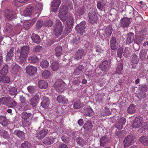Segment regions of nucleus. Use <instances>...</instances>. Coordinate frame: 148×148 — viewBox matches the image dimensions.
<instances>
[{
	"label": "nucleus",
	"instance_id": "45",
	"mask_svg": "<svg viewBox=\"0 0 148 148\" xmlns=\"http://www.w3.org/2000/svg\"><path fill=\"white\" fill-rule=\"evenodd\" d=\"M112 27L110 26L107 27L105 30V33L107 36H110L112 34Z\"/></svg>",
	"mask_w": 148,
	"mask_h": 148
},
{
	"label": "nucleus",
	"instance_id": "47",
	"mask_svg": "<svg viewBox=\"0 0 148 148\" xmlns=\"http://www.w3.org/2000/svg\"><path fill=\"white\" fill-rule=\"evenodd\" d=\"M0 81L3 83H8L10 81L9 78L6 76L0 77Z\"/></svg>",
	"mask_w": 148,
	"mask_h": 148
},
{
	"label": "nucleus",
	"instance_id": "60",
	"mask_svg": "<svg viewBox=\"0 0 148 148\" xmlns=\"http://www.w3.org/2000/svg\"><path fill=\"white\" fill-rule=\"evenodd\" d=\"M32 11L31 9L27 8L24 11V14L26 16H28L31 14Z\"/></svg>",
	"mask_w": 148,
	"mask_h": 148
},
{
	"label": "nucleus",
	"instance_id": "7",
	"mask_svg": "<svg viewBox=\"0 0 148 148\" xmlns=\"http://www.w3.org/2000/svg\"><path fill=\"white\" fill-rule=\"evenodd\" d=\"M111 63L110 59L104 61L99 65V68L102 71L108 70L110 66Z\"/></svg>",
	"mask_w": 148,
	"mask_h": 148
},
{
	"label": "nucleus",
	"instance_id": "8",
	"mask_svg": "<svg viewBox=\"0 0 148 148\" xmlns=\"http://www.w3.org/2000/svg\"><path fill=\"white\" fill-rule=\"evenodd\" d=\"M37 70L36 67L31 65H28L26 68L27 73L30 76H34L36 73Z\"/></svg>",
	"mask_w": 148,
	"mask_h": 148
},
{
	"label": "nucleus",
	"instance_id": "38",
	"mask_svg": "<svg viewBox=\"0 0 148 148\" xmlns=\"http://www.w3.org/2000/svg\"><path fill=\"white\" fill-rule=\"evenodd\" d=\"M0 135L4 138H10V135L8 132L3 130H0Z\"/></svg>",
	"mask_w": 148,
	"mask_h": 148
},
{
	"label": "nucleus",
	"instance_id": "41",
	"mask_svg": "<svg viewBox=\"0 0 148 148\" xmlns=\"http://www.w3.org/2000/svg\"><path fill=\"white\" fill-rule=\"evenodd\" d=\"M116 43V39L114 37H113L110 40V46L111 49L114 50L116 49L115 44Z\"/></svg>",
	"mask_w": 148,
	"mask_h": 148
},
{
	"label": "nucleus",
	"instance_id": "29",
	"mask_svg": "<svg viewBox=\"0 0 148 148\" xmlns=\"http://www.w3.org/2000/svg\"><path fill=\"white\" fill-rule=\"evenodd\" d=\"M59 63L57 61H55L51 63L50 67L53 71H55L59 69Z\"/></svg>",
	"mask_w": 148,
	"mask_h": 148
},
{
	"label": "nucleus",
	"instance_id": "27",
	"mask_svg": "<svg viewBox=\"0 0 148 148\" xmlns=\"http://www.w3.org/2000/svg\"><path fill=\"white\" fill-rule=\"evenodd\" d=\"M28 60L30 63H34L38 62L39 60L36 56H32L28 58Z\"/></svg>",
	"mask_w": 148,
	"mask_h": 148
},
{
	"label": "nucleus",
	"instance_id": "57",
	"mask_svg": "<svg viewBox=\"0 0 148 148\" xmlns=\"http://www.w3.org/2000/svg\"><path fill=\"white\" fill-rule=\"evenodd\" d=\"M139 59L138 56L136 55H134L132 59V63L133 64H136L138 63Z\"/></svg>",
	"mask_w": 148,
	"mask_h": 148
},
{
	"label": "nucleus",
	"instance_id": "55",
	"mask_svg": "<svg viewBox=\"0 0 148 148\" xmlns=\"http://www.w3.org/2000/svg\"><path fill=\"white\" fill-rule=\"evenodd\" d=\"M31 25V23L30 22V20H29L25 21L24 23V27L26 30Z\"/></svg>",
	"mask_w": 148,
	"mask_h": 148
},
{
	"label": "nucleus",
	"instance_id": "25",
	"mask_svg": "<svg viewBox=\"0 0 148 148\" xmlns=\"http://www.w3.org/2000/svg\"><path fill=\"white\" fill-rule=\"evenodd\" d=\"M14 134L21 139H24L25 138V134L22 131L16 130L14 132Z\"/></svg>",
	"mask_w": 148,
	"mask_h": 148
},
{
	"label": "nucleus",
	"instance_id": "42",
	"mask_svg": "<svg viewBox=\"0 0 148 148\" xmlns=\"http://www.w3.org/2000/svg\"><path fill=\"white\" fill-rule=\"evenodd\" d=\"M31 144L27 141H25L21 144L20 148H32Z\"/></svg>",
	"mask_w": 148,
	"mask_h": 148
},
{
	"label": "nucleus",
	"instance_id": "40",
	"mask_svg": "<svg viewBox=\"0 0 148 148\" xmlns=\"http://www.w3.org/2000/svg\"><path fill=\"white\" fill-rule=\"evenodd\" d=\"M54 142V139L51 137L46 138L44 141V143L47 144H51L53 143Z\"/></svg>",
	"mask_w": 148,
	"mask_h": 148
},
{
	"label": "nucleus",
	"instance_id": "28",
	"mask_svg": "<svg viewBox=\"0 0 148 148\" xmlns=\"http://www.w3.org/2000/svg\"><path fill=\"white\" fill-rule=\"evenodd\" d=\"M32 39L34 42L38 44L40 41V38L38 35L33 34L32 35Z\"/></svg>",
	"mask_w": 148,
	"mask_h": 148
},
{
	"label": "nucleus",
	"instance_id": "49",
	"mask_svg": "<svg viewBox=\"0 0 148 148\" xmlns=\"http://www.w3.org/2000/svg\"><path fill=\"white\" fill-rule=\"evenodd\" d=\"M51 75L50 71L48 70L44 71L42 73V76L45 78H47L49 77Z\"/></svg>",
	"mask_w": 148,
	"mask_h": 148
},
{
	"label": "nucleus",
	"instance_id": "21",
	"mask_svg": "<svg viewBox=\"0 0 148 148\" xmlns=\"http://www.w3.org/2000/svg\"><path fill=\"white\" fill-rule=\"evenodd\" d=\"M84 50L83 49L78 50L75 53L74 56V59L78 60L81 59L84 54Z\"/></svg>",
	"mask_w": 148,
	"mask_h": 148
},
{
	"label": "nucleus",
	"instance_id": "14",
	"mask_svg": "<svg viewBox=\"0 0 148 148\" xmlns=\"http://www.w3.org/2000/svg\"><path fill=\"white\" fill-rule=\"evenodd\" d=\"M42 101L41 102V106L44 108H47L49 105L50 100L48 97L46 96H43L42 98Z\"/></svg>",
	"mask_w": 148,
	"mask_h": 148
},
{
	"label": "nucleus",
	"instance_id": "54",
	"mask_svg": "<svg viewBox=\"0 0 148 148\" xmlns=\"http://www.w3.org/2000/svg\"><path fill=\"white\" fill-rule=\"evenodd\" d=\"M18 105L17 103L14 100H11V99L10 102L8 106L10 108H13L14 107H16Z\"/></svg>",
	"mask_w": 148,
	"mask_h": 148
},
{
	"label": "nucleus",
	"instance_id": "48",
	"mask_svg": "<svg viewBox=\"0 0 148 148\" xmlns=\"http://www.w3.org/2000/svg\"><path fill=\"white\" fill-rule=\"evenodd\" d=\"M140 140L142 144L145 145L148 144V138L147 137L143 136L140 137Z\"/></svg>",
	"mask_w": 148,
	"mask_h": 148
},
{
	"label": "nucleus",
	"instance_id": "23",
	"mask_svg": "<svg viewBox=\"0 0 148 148\" xmlns=\"http://www.w3.org/2000/svg\"><path fill=\"white\" fill-rule=\"evenodd\" d=\"M57 100L58 103H67L68 102V100L64 96L60 95L57 98Z\"/></svg>",
	"mask_w": 148,
	"mask_h": 148
},
{
	"label": "nucleus",
	"instance_id": "44",
	"mask_svg": "<svg viewBox=\"0 0 148 148\" xmlns=\"http://www.w3.org/2000/svg\"><path fill=\"white\" fill-rule=\"evenodd\" d=\"M104 5L105 3L104 1H98L97 4V8L101 10H103Z\"/></svg>",
	"mask_w": 148,
	"mask_h": 148
},
{
	"label": "nucleus",
	"instance_id": "51",
	"mask_svg": "<svg viewBox=\"0 0 148 148\" xmlns=\"http://www.w3.org/2000/svg\"><path fill=\"white\" fill-rule=\"evenodd\" d=\"M83 105L79 101L77 100L74 103L73 107L75 109H77L80 108Z\"/></svg>",
	"mask_w": 148,
	"mask_h": 148
},
{
	"label": "nucleus",
	"instance_id": "3",
	"mask_svg": "<svg viewBox=\"0 0 148 148\" xmlns=\"http://www.w3.org/2000/svg\"><path fill=\"white\" fill-rule=\"evenodd\" d=\"M54 86L56 90L58 92H60L66 88V86L61 79H58L55 82Z\"/></svg>",
	"mask_w": 148,
	"mask_h": 148
},
{
	"label": "nucleus",
	"instance_id": "64",
	"mask_svg": "<svg viewBox=\"0 0 148 148\" xmlns=\"http://www.w3.org/2000/svg\"><path fill=\"white\" fill-rule=\"evenodd\" d=\"M8 70L6 68L3 67L1 71V73L3 75H6L8 73Z\"/></svg>",
	"mask_w": 148,
	"mask_h": 148
},
{
	"label": "nucleus",
	"instance_id": "1",
	"mask_svg": "<svg viewBox=\"0 0 148 148\" xmlns=\"http://www.w3.org/2000/svg\"><path fill=\"white\" fill-rule=\"evenodd\" d=\"M67 8L66 5H63L60 7L59 15L60 18L63 21H66L67 23L66 25L67 29V33H69L71 32V29L72 28L73 25V18L71 16L67 17Z\"/></svg>",
	"mask_w": 148,
	"mask_h": 148
},
{
	"label": "nucleus",
	"instance_id": "39",
	"mask_svg": "<svg viewBox=\"0 0 148 148\" xmlns=\"http://www.w3.org/2000/svg\"><path fill=\"white\" fill-rule=\"evenodd\" d=\"M20 69L21 68L19 66L16 64L14 65L12 68V72L14 74H16Z\"/></svg>",
	"mask_w": 148,
	"mask_h": 148
},
{
	"label": "nucleus",
	"instance_id": "13",
	"mask_svg": "<svg viewBox=\"0 0 148 148\" xmlns=\"http://www.w3.org/2000/svg\"><path fill=\"white\" fill-rule=\"evenodd\" d=\"M134 138L132 136H129L126 137L124 141V146L127 147L131 145L134 142Z\"/></svg>",
	"mask_w": 148,
	"mask_h": 148
},
{
	"label": "nucleus",
	"instance_id": "31",
	"mask_svg": "<svg viewBox=\"0 0 148 148\" xmlns=\"http://www.w3.org/2000/svg\"><path fill=\"white\" fill-rule=\"evenodd\" d=\"M84 69V67L82 65H80L77 67L74 72V74L75 75H77L79 74L81 72L83 71Z\"/></svg>",
	"mask_w": 148,
	"mask_h": 148
},
{
	"label": "nucleus",
	"instance_id": "15",
	"mask_svg": "<svg viewBox=\"0 0 148 148\" xmlns=\"http://www.w3.org/2000/svg\"><path fill=\"white\" fill-rule=\"evenodd\" d=\"M131 22L129 18L124 17L121 20L120 26L123 27H127L128 26Z\"/></svg>",
	"mask_w": 148,
	"mask_h": 148
},
{
	"label": "nucleus",
	"instance_id": "24",
	"mask_svg": "<svg viewBox=\"0 0 148 148\" xmlns=\"http://www.w3.org/2000/svg\"><path fill=\"white\" fill-rule=\"evenodd\" d=\"M134 39V34L133 33H130L127 35L126 43L130 44L132 42Z\"/></svg>",
	"mask_w": 148,
	"mask_h": 148
},
{
	"label": "nucleus",
	"instance_id": "61",
	"mask_svg": "<svg viewBox=\"0 0 148 148\" xmlns=\"http://www.w3.org/2000/svg\"><path fill=\"white\" fill-rule=\"evenodd\" d=\"M53 24V22L50 20L46 21L44 24V25L46 26L51 27Z\"/></svg>",
	"mask_w": 148,
	"mask_h": 148
},
{
	"label": "nucleus",
	"instance_id": "22",
	"mask_svg": "<svg viewBox=\"0 0 148 148\" xmlns=\"http://www.w3.org/2000/svg\"><path fill=\"white\" fill-rule=\"evenodd\" d=\"M27 101L22 103L18 104L17 107L18 109L21 110H27L28 109L29 106L27 104Z\"/></svg>",
	"mask_w": 148,
	"mask_h": 148
},
{
	"label": "nucleus",
	"instance_id": "63",
	"mask_svg": "<svg viewBox=\"0 0 148 148\" xmlns=\"http://www.w3.org/2000/svg\"><path fill=\"white\" fill-rule=\"evenodd\" d=\"M96 51L97 52L102 53L103 52V50L99 45L96 46Z\"/></svg>",
	"mask_w": 148,
	"mask_h": 148
},
{
	"label": "nucleus",
	"instance_id": "30",
	"mask_svg": "<svg viewBox=\"0 0 148 148\" xmlns=\"http://www.w3.org/2000/svg\"><path fill=\"white\" fill-rule=\"evenodd\" d=\"M127 112L130 114L134 113L136 111L135 106L134 104H130L127 109Z\"/></svg>",
	"mask_w": 148,
	"mask_h": 148
},
{
	"label": "nucleus",
	"instance_id": "58",
	"mask_svg": "<svg viewBox=\"0 0 148 148\" xmlns=\"http://www.w3.org/2000/svg\"><path fill=\"white\" fill-rule=\"evenodd\" d=\"M146 56V53L144 50H142L140 51L139 53L140 58L142 60Z\"/></svg>",
	"mask_w": 148,
	"mask_h": 148
},
{
	"label": "nucleus",
	"instance_id": "17",
	"mask_svg": "<svg viewBox=\"0 0 148 148\" xmlns=\"http://www.w3.org/2000/svg\"><path fill=\"white\" fill-rule=\"evenodd\" d=\"M11 97L9 96L4 97L0 99V105H4L8 106L10 102Z\"/></svg>",
	"mask_w": 148,
	"mask_h": 148
},
{
	"label": "nucleus",
	"instance_id": "32",
	"mask_svg": "<svg viewBox=\"0 0 148 148\" xmlns=\"http://www.w3.org/2000/svg\"><path fill=\"white\" fill-rule=\"evenodd\" d=\"M8 121L6 117L4 116H0V123L3 126H6L8 124Z\"/></svg>",
	"mask_w": 148,
	"mask_h": 148
},
{
	"label": "nucleus",
	"instance_id": "4",
	"mask_svg": "<svg viewBox=\"0 0 148 148\" xmlns=\"http://www.w3.org/2000/svg\"><path fill=\"white\" fill-rule=\"evenodd\" d=\"M31 114L25 112L21 114L22 125L25 127H28L31 124V120L29 118L31 117Z\"/></svg>",
	"mask_w": 148,
	"mask_h": 148
},
{
	"label": "nucleus",
	"instance_id": "5",
	"mask_svg": "<svg viewBox=\"0 0 148 148\" xmlns=\"http://www.w3.org/2000/svg\"><path fill=\"white\" fill-rule=\"evenodd\" d=\"M143 119L141 117H139L135 118L132 127L135 128H140V129L141 128H143L144 129H148V124H146L144 126H142Z\"/></svg>",
	"mask_w": 148,
	"mask_h": 148
},
{
	"label": "nucleus",
	"instance_id": "9",
	"mask_svg": "<svg viewBox=\"0 0 148 148\" xmlns=\"http://www.w3.org/2000/svg\"><path fill=\"white\" fill-rule=\"evenodd\" d=\"M86 23L84 21H82L79 24L77 25L75 27L76 30L81 35L85 32L84 30L85 29Z\"/></svg>",
	"mask_w": 148,
	"mask_h": 148
},
{
	"label": "nucleus",
	"instance_id": "43",
	"mask_svg": "<svg viewBox=\"0 0 148 148\" xmlns=\"http://www.w3.org/2000/svg\"><path fill=\"white\" fill-rule=\"evenodd\" d=\"M40 66L42 68L46 69L49 66V63L46 60H43L40 63Z\"/></svg>",
	"mask_w": 148,
	"mask_h": 148
},
{
	"label": "nucleus",
	"instance_id": "52",
	"mask_svg": "<svg viewBox=\"0 0 148 148\" xmlns=\"http://www.w3.org/2000/svg\"><path fill=\"white\" fill-rule=\"evenodd\" d=\"M84 13V10L83 8H79L75 11V15L76 16H80L83 14Z\"/></svg>",
	"mask_w": 148,
	"mask_h": 148
},
{
	"label": "nucleus",
	"instance_id": "11",
	"mask_svg": "<svg viewBox=\"0 0 148 148\" xmlns=\"http://www.w3.org/2000/svg\"><path fill=\"white\" fill-rule=\"evenodd\" d=\"M60 3V0H53L51 2V10L54 12L57 11Z\"/></svg>",
	"mask_w": 148,
	"mask_h": 148
},
{
	"label": "nucleus",
	"instance_id": "2",
	"mask_svg": "<svg viewBox=\"0 0 148 148\" xmlns=\"http://www.w3.org/2000/svg\"><path fill=\"white\" fill-rule=\"evenodd\" d=\"M20 55L19 57V60L20 63L24 62L27 58L29 53V49L27 46H25L21 47L20 51Z\"/></svg>",
	"mask_w": 148,
	"mask_h": 148
},
{
	"label": "nucleus",
	"instance_id": "20",
	"mask_svg": "<svg viewBox=\"0 0 148 148\" xmlns=\"http://www.w3.org/2000/svg\"><path fill=\"white\" fill-rule=\"evenodd\" d=\"M48 132L47 130H42L39 133L36 134V137H37L38 139H42L47 134Z\"/></svg>",
	"mask_w": 148,
	"mask_h": 148
},
{
	"label": "nucleus",
	"instance_id": "10",
	"mask_svg": "<svg viewBox=\"0 0 148 148\" xmlns=\"http://www.w3.org/2000/svg\"><path fill=\"white\" fill-rule=\"evenodd\" d=\"M88 17L89 21L91 24L95 23L98 21V17L95 11L90 12Z\"/></svg>",
	"mask_w": 148,
	"mask_h": 148
},
{
	"label": "nucleus",
	"instance_id": "46",
	"mask_svg": "<svg viewBox=\"0 0 148 148\" xmlns=\"http://www.w3.org/2000/svg\"><path fill=\"white\" fill-rule=\"evenodd\" d=\"M123 51V49L122 47L118 49L117 57L119 58V59L116 58V60L118 61H120V60L122 56Z\"/></svg>",
	"mask_w": 148,
	"mask_h": 148
},
{
	"label": "nucleus",
	"instance_id": "36",
	"mask_svg": "<svg viewBox=\"0 0 148 148\" xmlns=\"http://www.w3.org/2000/svg\"><path fill=\"white\" fill-rule=\"evenodd\" d=\"M14 51V48H11L10 51L7 53V55L6 56V60H9L11 59L13 56V53Z\"/></svg>",
	"mask_w": 148,
	"mask_h": 148
},
{
	"label": "nucleus",
	"instance_id": "53",
	"mask_svg": "<svg viewBox=\"0 0 148 148\" xmlns=\"http://www.w3.org/2000/svg\"><path fill=\"white\" fill-rule=\"evenodd\" d=\"M28 92L31 94L34 93L36 91V87L32 86H29L27 88Z\"/></svg>",
	"mask_w": 148,
	"mask_h": 148
},
{
	"label": "nucleus",
	"instance_id": "37",
	"mask_svg": "<svg viewBox=\"0 0 148 148\" xmlns=\"http://www.w3.org/2000/svg\"><path fill=\"white\" fill-rule=\"evenodd\" d=\"M108 140L106 137H103L100 139V145L102 146H104L108 142Z\"/></svg>",
	"mask_w": 148,
	"mask_h": 148
},
{
	"label": "nucleus",
	"instance_id": "19",
	"mask_svg": "<svg viewBox=\"0 0 148 148\" xmlns=\"http://www.w3.org/2000/svg\"><path fill=\"white\" fill-rule=\"evenodd\" d=\"M13 12L12 10L7 9L5 11L4 16L8 20H10L13 17Z\"/></svg>",
	"mask_w": 148,
	"mask_h": 148
},
{
	"label": "nucleus",
	"instance_id": "62",
	"mask_svg": "<svg viewBox=\"0 0 148 148\" xmlns=\"http://www.w3.org/2000/svg\"><path fill=\"white\" fill-rule=\"evenodd\" d=\"M43 25V22L41 20H39L36 23L37 27L38 29L40 28Z\"/></svg>",
	"mask_w": 148,
	"mask_h": 148
},
{
	"label": "nucleus",
	"instance_id": "18",
	"mask_svg": "<svg viewBox=\"0 0 148 148\" xmlns=\"http://www.w3.org/2000/svg\"><path fill=\"white\" fill-rule=\"evenodd\" d=\"M85 116H93L94 114L93 110L89 107L85 108L83 111Z\"/></svg>",
	"mask_w": 148,
	"mask_h": 148
},
{
	"label": "nucleus",
	"instance_id": "50",
	"mask_svg": "<svg viewBox=\"0 0 148 148\" xmlns=\"http://www.w3.org/2000/svg\"><path fill=\"white\" fill-rule=\"evenodd\" d=\"M122 70L123 64L122 63L120 62L119 64L117 67L116 71V73L118 74H121Z\"/></svg>",
	"mask_w": 148,
	"mask_h": 148
},
{
	"label": "nucleus",
	"instance_id": "59",
	"mask_svg": "<svg viewBox=\"0 0 148 148\" xmlns=\"http://www.w3.org/2000/svg\"><path fill=\"white\" fill-rule=\"evenodd\" d=\"M76 141L77 143L79 145H82L84 143V140L80 137L77 138Z\"/></svg>",
	"mask_w": 148,
	"mask_h": 148
},
{
	"label": "nucleus",
	"instance_id": "12",
	"mask_svg": "<svg viewBox=\"0 0 148 148\" xmlns=\"http://www.w3.org/2000/svg\"><path fill=\"white\" fill-rule=\"evenodd\" d=\"M126 121V120L124 118H121L115 123V127L119 130H121L123 128V125L125 124Z\"/></svg>",
	"mask_w": 148,
	"mask_h": 148
},
{
	"label": "nucleus",
	"instance_id": "6",
	"mask_svg": "<svg viewBox=\"0 0 148 148\" xmlns=\"http://www.w3.org/2000/svg\"><path fill=\"white\" fill-rule=\"evenodd\" d=\"M55 22L56 24L54 27L53 31L55 35L58 37L62 33V26L61 21L59 20H56Z\"/></svg>",
	"mask_w": 148,
	"mask_h": 148
},
{
	"label": "nucleus",
	"instance_id": "34",
	"mask_svg": "<svg viewBox=\"0 0 148 148\" xmlns=\"http://www.w3.org/2000/svg\"><path fill=\"white\" fill-rule=\"evenodd\" d=\"M9 93L12 95H16L17 93V89L14 87L11 86L9 88Z\"/></svg>",
	"mask_w": 148,
	"mask_h": 148
},
{
	"label": "nucleus",
	"instance_id": "33",
	"mask_svg": "<svg viewBox=\"0 0 148 148\" xmlns=\"http://www.w3.org/2000/svg\"><path fill=\"white\" fill-rule=\"evenodd\" d=\"M56 55L57 57L60 56L62 52V49L60 46H57L55 49Z\"/></svg>",
	"mask_w": 148,
	"mask_h": 148
},
{
	"label": "nucleus",
	"instance_id": "35",
	"mask_svg": "<svg viewBox=\"0 0 148 148\" xmlns=\"http://www.w3.org/2000/svg\"><path fill=\"white\" fill-rule=\"evenodd\" d=\"M92 127V124L89 120H88L84 125V128L88 130L91 129Z\"/></svg>",
	"mask_w": 148,
	"mask_h": 148
},
{
	"label": "nucleus",
	"instance_id": "56",
	"mask_svg": "<svg viewBox=\"0 0 148 148\" xmlns=\"http://www.w3.org/2000/svg\"><path fill=\"white\" fill-rule=\"evenodd\" d=\"M43 8L42 4V3H37L36 5V10H39L40 13L42 11Z\"/></svg>",
	"mask_w": 148,
	"mask_h": 148
},
{
	"label": "nucleus",
	"instance_id": "16",
	"mask_svg": "<svg viewBox=\"0 0 148 148\" xmlns=\"http://www.w3.org/2000/svg\"><path fill=\"white\" fill-rule=\"evenodd\" d=\"M39 96L38 95H36L30 100V105L33 107H34L37 105L39 100Z\"/></svg>",
	"mask_w": 148,
	"mask_h": 148
},
{
	"label": "nucleus",
	"instance_id": "26",
	"mask_svg": "<svg viewBox=\"0 0 148 148\" xmlns=\"http://www.w3.org/2000/svg\"><path fill=\"white\" fill-rule=\"evenodd\" d=\"M38 84L39 87L42 89H46L48 86V83L44 80L39 81Z\"/></svg>",
	"mask_w": 148,
	"mask_h": 148
}]
</instances>
